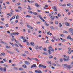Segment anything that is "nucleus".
Returning <instances> with one entry per match:
<instances>
[{
    "mask_svg": "<svg viewBox=\"0 0 73 73\" xmlns=\"http://www.w3.org/2000/svg\"><path fill=\"white\" fill-rule=\"evenodd\" d=\"M62 66H63V67H67V68H69V69H71L72 68H73V66L72 65L70 64L69 65H68L67 64H63Z\"/></svg>",
    "mask_w": 73,
    "mask_h": 73,
    "instance_id": "obj_1",
    "label": "nucleus"
},
{
    "mask_svg": "<svg viewBox=\"0 0 73 73\" xmlns=\"http://www.w3.org/2000/svg\"><path fill=\"white\" fill-rule=\"evenodd\" d=\"M63 56L64 57V58H63V60H64V61H69V60H70V59H69V56H67L65 55H63ZM65 58H68L67 59H66Z\"/></svg>",
    "mask_w": 73,
    "mask_h": 73,
    "instance_id": "obj_2",
    "label": "nucleus"
},
{
    "mask_svg": "<svg viewBox=\"0 0 73 73\" xmlns=\"http://www.w3.org/2000/svg\"><path fill=\"white\" fill-rule=\"evenodd\" d=\"M0 70H1L2 72H3V71L5 72L7 71V68L6 67L2 68L0 66Z\"/></svg>",
    "mask_w": 73,
    "mask_h": 73,
    "instance_id": "obj_3",
    "label": "nucleus"
},
{
    "mask_svg": "<svg viewBox=\"0 0 73 73\" xmlns=\"http://www.w3.org/2000/svg\"><path fill=\"white\" fill-rule=\"evenodd\" d=\"M67 39H70V40H71V41H73V38H72L71 37V36L70 35H68L67 36Z\"/></svg>",
    "mask_w": 73,
    "mask_h": 73,
    "instance_id": "obj_4",
    "label": "nucleus"
},
{
    "mask_svg": "<svg viewBox=\"0 0 73 73\" xmlns=\"http://www.w3.org/2000/svg\"><path fill=\"white\" fill-rule=\"evenodd\" d=\"M68 31L70 33H72V32H73V29L72 28H70Z\"/></svg>",
    "mask_w": 73,
    "mask_h": 73,
    "instance_id": "obj_5",
    "label": "nucleus"
},
{
    "mask_svg": "<svg viewBox=\"0 0 73 73\" xmlns=\"http://www.w3.org/2000/svg\"><path fill=\"white\" fill-rule=\"evenodd\" d=\"M65 24L66 26H71V25H70V24L68 23V22H65Z\"/></svg>",
    "mask_w": 73,
    "mask_h": 73,
    "instance_id": "obj_6",
    "label": "nucleus"
},
{
    "mask_svg": "<svg viewBox=\"0 0 73 73\" xmlns=\"http://www.w3.org/2000/svg\"><path fill=\"white\" fill-rule=\"evenodd\" d=\"M35 72L36 73H42V72L40 70H35Z\"/></svg>",
    "mask_w": 73,
    "mask_h": 73,
    "instance_id": "obj_7",
    "label": "nucleus"
},
{
    "mask_svg": "<svg viewBox=\"0 0 73 73\" xmlns=\"http://www.w3.org/2000/svg\"><path fill=\"white\" fill-rule=\"evenodd\" d=\"M33 59V60H35L36 61H37V62H39V60H38V59L35 58H31V59Z\"/></svg>",
    "mask_w": 73,
    "mask_h": 73,
    "instance_id": "obj_8",
    "label": "nucleus"
},
{
    "mask_svg": "<svg viewBox=\"0 0 73 73\" xmlns=\"http://www.w3.org/2000/svg\"><path fill=\"white\" fill-rule=\"evenodd\" d=\"M25 64H26V65H29V64H30V63L29 62V61H25Z\"/></svg>",
    "mask_w": 73,
    "mask_h": 73,
    "instance_id": "obj_9",
    "label": "nucleus"
},
{
    "mask_svg": "<svg viewBox=\"0 0 73 73\" xmlns=\"http://www.w3.org/2000/svg\"><path fill=\"white\" fill-rule=\"evenodd\" d=\"M37 67V66H36V65L35 64H34L31 66V68L32 69V68H34V67Z\"/></svg>",
    "mask_w": 73,
    "mask_h": 73,
    "instance_id": "obj_10",
    "label": "nucleus"
},
{
    "mask_svg": "<svg viewBox=\"0 0 73 73\" xmlns=\"http://www.w3.org/2000/svg\"><path fill=\"white\" fill-rule=\"evenodd\" d=\"M50 19H51L52 20H53L55 19V17L54 16H52L50 17Z\"/></svg>",
    "mask_w": 73,
    "mask_h": 73,
    "instance_id": "obj_11",
    "label": "nucleus"
},
{
    "mask_svg": "<svg viewBox=\"0 0 73 73\" xmlns=\"http://www.w3.org/2000/svg\"><path fill=\"white\" fill-rule=\"evenodd\" d=\"M53 9H54V11H57V7H56V6H54V7L53 8Z\"/></svg>",
    "mask_w": 73,
    "mask_h": 73,
    "instance_id": "obj_12",
    "label": "nucleus"
},
{
    "mask_svg": "<svg viewBox=\"0 0 73 73\" xmlns=\"http://www.w3.org/2000/svg\"><path fill=\"white\" fill-rule=\"evenodd\" d=\"M31 45L33 46H35V43L33 42H31L30 43Z\"/></svg>",
    "mask_w": 73,
    "mask_h": 73,
    "instance_id": "obj_13",
    "label": "nucleus"
},
{
    "mask_svg": "<svg viewBox=\"0 0 73 73\" xmlns=\"http://www.w3.org/2000/svg\"><path fill=\"white\" fill-rule=\"evenodd\" d=\"M48 53H49V54H52V51H51V50L50 49H49L48 50Z\"/></svg>",
    "mask_w": 73,
    "mask_h": 73,
    "instance_id": "obj_14",
    "label": "nucleus"
},
{
    "mask_svg": "<svg viewBox=\"0 0 73 73\" xmlns=\"http://www.w3.org/2000/svg\"><path fill=\"white\" fill-rule=\"evenodd\" d=\"M5 46L6 48H11V46H8V44H6Z\"/></svg>",
    "mask_w": 73,
    "mask_h": 73,
    "instance_id": "obj_15",
    "label": "nucleus"
},
{
    "mask_svg": "<svg viewBox=\"0 0 73 73\" xmlns=\"http://www.w3.org/2000/svg\"><path fill=\"white\" fill-rule=\"evenodd\" d=\"M46 63L47 64H51L52 63V62L50 61H49L46 62Z\"/></svg>",
    "mask_w": 73,
    "mask_h": 73,
    "instance_id": "obj_16",
    "label": "nucleus"
},
{
    "mask_svg": "<svg viewBox=\"0 0 73 73\" xmlns=\"http://www.w3.org/2000/svg\"><path fill=\"white\" fill-rule=\"evenodd\" d=\"M23 67L24 68H27V66L25 65V64H23L22 65Z\"/></svg>",
    "mask_w": 73,
    "mask_h": 73,
    "instance_id": "obj_17",
    "label": "nucleus"
},
{
    "mask_svg": "<svg viewBox=\"0 0 73 73\" xmlns=\"http://www.w3.org/2000/svg\"><path fill=\"white\" fill-rule=\"evenodd\" d=\"M50 50H51V52H54V49L53 48H52Z\"/></svg>",
    "mask_w": 73,
    "mask_h": 73,
    "instance_id": "obj_18",
    "label": "nucleus"
},
{
    "mask_svg": "<svg viewBox=\"0 0 73 73\" xmlns=\"http://www.w3.org/2000/svg\"><path fill=\"white\" fill-rule=\"evenodd\" d=\"M35 6H36V7H39V5L37 3H36L35 4Z\"/></svg>",
    "mask_w": 73,
    "mask_h": 73,
    "instance_id": "obj_19",
    "label": "nucleus"
},
{
    "mask_svg": "<svg viewBox=\"0 0 73 73\" xmlns=\"http://www.w3.org/2000/svg\"><path fill=\"white\" fill-rule=\"evenodd\" d=\"M38 48H39V47H38V46H35V49H36V50H37L38 49Z\"/></svg>",
    "mask_w": 73,
    "mask_h": 73,
    "instance_id": "obj_20",
    "label": "nucleus"
},
{
    "mask_svg": "<svg viewBox=\"0 0 73 73\" xmlns=\"http://www.w3.org/2000/svg\"><path fill=\"white\" fill-rule=\"evenodd\" d=\"M43 65L42 64H39V68H42Z\"/></svg>",
    "mask_w": 73,
    "mask_h": 73,
    "instance_id": "obj_21",
    "label": "nucleus"
},
{
    "mask_svg": "<svg viewBox=\"0 0 73 73\" xmlns=\"http://www.w3.org/2000/svg\"><path fill=\"white\" fill-rule=\"evenodd\" d=\"M0 43L1 44H5L6 43V42H4L3 41H1L0 42Z\"/></svg>",
    "mask_w": 73,
    "mask_h": 73,
    "instance_id": "obj_22",
    "label": "nucleus"
},
{
    "mask_svg": "<svg viewBox=\"0 0 73 73\" xmlns=\"http://www.w3.org/2000/svg\"><path fill=\"white\" fill-rule=\"evenodd\" d=\"M49 58H53V56H52V55H50L49 56Z\"/></svg>",
    "mask_w": 73,
    "mask_h": 73,
    "instance_id": "obj_23",
    "label": "nucleus"
},
{
    "mask_svg": "<svg viewBox=\"0 0 73 73\" xmlns=\"http://www.w3.org/2000/svg\"><path fill=\"white\" fill-rule=\"evenodd\" d=\"M45 24L46 26H49V24H47L46 22H45Z\"/></svg>",
    "mask_w": 73,
    "mask_h": 73,
    "instance_id": "obj_24",
    "label": "nucleus"
},
{
    "mask_svg": "<svg viewBox=\"0 0 73 73\" xmlns=\"http://www.w3.org/2000/svg\"><path fill=\"white\" fill-rule=\"evenodd\" d=\"M50 28L51 29H54V28L53 27V26H52L50 27Z\"/></svg>",
    "mask_w": 73,
    "mask_h": 73,
    "instance_id": "obj_25",
    "label": "nucleus"
},
{
    "mask_svg": "<svg viewBox=\"0 0 73 73\" xmlns=\"http://www.w3.org/2000/svg\"><path fill=\"white\" fill-rule=\"evenodd\" d=\"M19 46H20V47H21L22 48H24V46L22 45L21 44H19Z\"/></svg>",
    "mask_w": 73,
    "mask_h": 73,
    "instance_id": "obj_26",
    "label": "nucleus"
},
{
    "mask_svg": "<svg viewBox=\"0 0 73 73\" xmlns=\"http://www.w3.org/2000/svg\"><path fill=\"white\" fill-rule=\"evenodd\" d=\"M42 47L40 46L39 47V49L40 50H42Z\"/></svg>",
    "mask_w": 73,
    "mask_h": 73,
    "instance_id": "obj_27",
    "label": "nucleus"
},
{
    "mask_svg": "<svg viewBox=\"0 0 73 73\" xmlns=\"http://www.w3.org/2000/svg\"><path fill=\"white\" fill-rule=\"evenodd\" d=\"M10 44L13 47L14 46V44H13V43H12L11 42H10Z\"/></svg>",
    "mask_w": 73,
    "mask_h": 73,
    "instance_id": "obj_28",
    "label": "nucleus"
},
{
    "mask_svg": "<svg viewBox=\"0 0 73 73\" xmlns=\"http://www.w3.org/2000/svg\"><path fill=\"white\" fill-rule=\"evenodd\" d=\"M21 38H22L23 40H25V37H23V36H21Z\"/></svg>",
    "mask_w": 73,
    "mask_h": 73,
    "instance_id": "obj_29",
    "label": "nucleus"
},
{
    "mask_svg": "<svg viewBox=\"0 0 73 73\" xmlns=\"http://www.w3.org/2000/svg\"><path fill=\"white\" fill-rule=\"evenodd\" d=\"M60 36H61V37H65V35L62 34H61L60 35Z\"/></svg>",
    "mask_w": 73,
    "mask_h": 73,
    "instance_id": "obj_30",
    "label": "nucleus"
},
{
    "mask_svg": "<svg viewBox=\"0 0 73 73\" xmlns=\"http://www.w3.org/2000/svg\"><path fill=\"white\" fill-rule=\"evenodd\" d=\"M52 45H50L49 46L48 48V49H51V48H52Z\"/></svg>",
    "mask_w": 73,
    "mask_h": 73,
    "instance_id": "obj_31",
    "label": "nucleus"
},
{
    "mask_svg": "<svg viewBox=\"0 0 73 73\" xmlns=\"http://www.w3.org/2000/svg\"><path fill=\"white\" fill-rule=\"evenodd\" d=\"M33 14L35 15H37V13L36 12H34Z\"/></svg>",
    "mask_w": 73,
    "mask_h": 73,
    "instance_id": "obj_32",
    "label": "nucleus"
},
{
    "mask_svg": "<svg viewBox=\"0 0 73 73\" xmlns=\"http://www.w3.org/2000/svg\"><path fill=\"white\" fill-rule=\"evenodd\" d=\"M1 54L2 55V56H5V54L4 52H2L1 53Z\"/></svg>",
    "mask_w": 73,
    "mask_h": 73,
    "instance_id": "obj_33",
    "label": "nucleus"
},
{
    "mask_svg": "<svg viewBox=\"0 0 73 73\" xmlns=\"http://www.w3.org/2000/svg\"><path fill=\"white\" fill-rule=\"evenodd\" d=\"M31 17V16L28 15H27L26 16V17Z\"/></svg>",
    "mask_w": 73,
    "mask_h": 73,
    "instance_id": "obj_34",
    "label": "nucleus"
},
{
    "mask_svg": "<svg viewBox=\"0 0 73 73\" xmlns=\"http://www.w3.org/2000/svg\"><path fill=\"white\" fill-rule=\"evenodd\" d=\"M20 18V17L19 15H17L16 16V19H19Z\"/></svg>",
    "mask_w": 73,
    "mask_h": 73,
    "instance_id": "obj_35",
    "label": "nucleus"
},
{
    "mask_svg": "<svg viewBox=\"0 0 73 73\" xmlns=\"http://www.w3.org/2000/svg\"><path fill=\"white\" fill-rule=\"evenodd\" d=\"M42 53L44 54H45L46 55H47L48 54V53H47V52H43Z\"/></svg>",
    "mask_w": 73,
    "mask_h": 73,
    "instance_id": "obj_36",
    "label": "nucleus"
},
{
    "mask_svg": "<svg viewBox=\"0 0 73 73\" xmlns=\"http://www.w3.org/2000/svg\"><path fill=\"white\" fill-rule=\"evenodd\" d=\"M15 11H16V12H20L19 10L15 9Z\"/></svg>",
    "mask_w": 73,
    "mask_h": 73,
    "instance_id": "obj_37",
    "label": "nucleus"
},
{
    "mask_svg": "<svg viewBox=\"0 0 73 73\" xmlns=\"http://www.w3.org/2000/svg\"><path fill=\"white\" fill-rule=\"evenodd\" d=\"M64 33H68V32L66 31H63Z\"/></svg>",
    "mask_w": 73,
    "mask_h": 73,
    "instance_id": "obj_38",
    "label": "nucleus"
},
{
    "mask_svg": "<svg viewBox=\"0 0 73 73\" xmlns=\"http://www.w3.org/2000/svg\"><path fill=\"white\" fill-rule=\"evenodd\" d=\"M7 15H8V16H9L11 17L12 16V15L10 13H8L7 14Z\"/></svg>",
    "mask_w": 73,
    "mask_h": 73,
    "instance_id": "obj_39",
    "label": "nucleus"
},
{
    "mask_svg": "<svg viewBox=\"0 0 73 73\" xmlns=\"http://www.w3.org/2000/svg\"><path fill=\"white\" fill-rule=\"evenodd\" d=\"M15 46H17V47H18V48H19V46L17 45V44H14Z\"/></svg>",
    "mask_w": 73,
    "mask_h": 73,
    "instance_id": "obj_40",
    "label": "nucleus"
},
{
    "mask_svg": "<svg viewBox=\"0 0 73 73\" xmlns=\"http://www.w3.org/2000/svg\"><path fill=\"white\" fill-rule=\"evenodd\" d=\"M42 68H46V66L45 65H43Z\"/></svg>",
    "mask_w": 73,
    "mask_h": 73,
    "instance_id": "obj_41",
    "label": "nucleus"
},
{
    "mask_svg": "<svg viewBox=\"0 0 73 73\" xmlns=\"http://www.w3.org/2000/svg\"><path fill=\"white\" fill-rule=\"evenodd\" d=\"M71 5V4L70 3L68 4L67 5V7H69V6H70Z\"/></svg>",
    "mask_w": 73,
    "mask_h": 73,
    "instance_id": "obj_42",
    "label": "nucleus"
},
{
    "mask_svg": "<svg viewBox=\"0 0 73 73\" xmlns=\"http://www.w3.org/2000/svg\"><path fill=\"white\" fill-rule=\"evenodd\" d=\"M15 50L17 52H19V50H18V48H16Z\"/></svg>",
    "mask_w": 73,
    "mask_h": 73,
    "instance_id": "obj_43",
    "label": "nucleus"
},
{
    "mask_svg": "<svg viewBox=\"0 0 73 73\" xmlns=\"http://www.w3.org/2000/svg\"><path fill=\"white\" fill-rule=\"evenodd\" d=\"M44 50V51H47V49L46 48H44L43 49Z\"/></svg>",
    "mask_w": 73,
    "mask_h": 73,
    "instance_id": "obj_44",
    "label": "nucleus"
},
{
    "mask_svg": "<svg viewBox=\"0 0 73 73\" xmlns=\"http://www.w3.org/2000/svg\"><path fill=\"white\" fill-rule=\"evenodd\" d=\"M59 27H62V25H61V23H59Z\"/></svg>",
    "mask_w": 73,
    "mask_h": 73,
    "instance_id": "obj_45",
    "label": "nucleus"
},
{
    "mask_svg": "<svg viewBox=\"0 0 73 73\" xmlns=\"http://www.w3.org/2000/svg\"><path fill=\"white\" fill-rule=\"evenodd\" d=\"M27 59L29 60H30V61H31V60H32V59L30 58H29V57H27Z\"/></svg>",
    "mask_w": 73,
    "mask_h": 73,
    "instance_id": "obj_46",
    "label": "nucleus"
},
{
    "mask_svg": "<svg viewBox=\"0 0 73 73\" xmlns=\"http://www.w3.org/2000/svg\"><path fill=\"white\" fill-rule=\"evenodd\" d=\"M66 41V40L65 39H63L62 41V42H64V41Z\"/></svg>",
    "mask_w": 73,
    "mask_h": 73,
    "instance_id": "obj_47",
    "label": "nucleus"
},
{
    "mask_svg": "<svg viewBox=\"0 0 73 73\" xmlns=\"http://www.w3.org/2000/svg\"><path fill=\"white\" fill-rule=\"evenodd\" d=\"M38 56L39 58H42V57H41V56L40 55H38Z\"/></svg>",
    "mask_w": 73,
    "mask_h": 73,
    "instance_id": "obj_48",
    "label": "nucleus"
},
{
    "mask_svg": "<svg viewBox=\"0 0 73 73\" xmlns=\"http://www.w3.org/2000/svg\"><path fill=\"white\" fill-rule=\"evenodd\" d=\"M19 70H24V69H23V68H19Z\"/></svg>",
    "mask_w": 73,
    "mask_h": 73,
    "instance_id": "obj_49",
    "label": "nucleus"
},
{
    "mask_svg": "<svg viewBox=\"0 0 73 73\" xmlns=\"http://www.w3.org/2000/svg\"><path fill=\"white\" fill-rule=\"evenodd\" d=\"M58 17H61V14L60 13H58Z\"/></svg>",
    "mask_w": 73,
    "mask_h": 73,
    "instance_id": "obj_50",
    "label": "nucleus"
},
{
    "mask_svg": "<svg viewBox=\"0 0 73 73\" xmlns=\"http://www.w3.org/2000/svg\"><path fill=\"white\" fill-rule=\"evenodd\" d=\"M14 68V69H15V70H18V69L17 68V67H15Z\"/></svg>",
    "mask_w": 73,
    "mask_h": 73,
    "instance_id": "obj_51",
    "label": "nucleus"
},
{
    "mask_svg": "<svg viewBox=\"0 0 73 73\" xmlns=\"http://www.w3.org/2000/svg\"><path fill=\"white\" fill-rule=\"evenodd\" d=\"M23 56H24V57H26L27 56V55L26 54H24L23 55Z\"/></svg>",
    "mask_w": 73,
    "mask_h": 73,
    "instance_id": "obj_52",
    "label": "nucleus"
},
{
    "mask_svg": "<svg viewBox=\"0 0 73 73\" xmlns=\"http://www.w3.org/2000/svg\"><path fill=\"white\" fill-rule=\"evenodd\" d=\"M27 9H29V10H31V9H32L31 7H29V8H27Z\"/></svg>",
    "mask_w": 73,
    "mask_h": 73,
    "instance_id": "obj_53",
    "label": "nucleus"
},
{
    "mask_svg": "<svg viewBox=\"0 0 73 73\" xmlns=\"http://www.w3.org/2000/svg\"><path fill=\"white\" fill-rule=\"evenodd\" d=\"M28 33H31V31H30V29H29L28 30Z\"/></svg>",
    "mask_w": 73,
    "mask_h": 73,
    "instance_id": "obj_54",
    "label": "nucleus"
},
{
    "mask_svg": "<svg viewBox=\"0 0 73 73\" xmlns=\"http://www.w3.org/2000/svg\"><path fill=\"white\" fill-rule=\"evenodd\" d=\"M27 41V40L26 39H25L24 40H23V42H26V41Z\"/></svg>",
    "mask_w": 73,
    "mask_h": 73,
    "instance_id": "obj_55",
    "label": "nucleus"
},
{
    "mask_svg": "<svg viewBox=\"0 0 73 73\" xmlns=\"http://www.w3.org/2000/svg\"><path fill=\"white\" fill-rule=\"evenodd\" d=\"M68 54H71V52H70V51H68Z\"/></svg>",
    "mask_w": 73,
    "mask_h": 73,
    "instance_id": "obj_56",
    "label": "nucleus"
},
{
    "mask_svg": "<svg viewBox=\"0 0 73 73\" xmlns=\"http://www.w3.org/2000/svg\"><path fill=\"white\" fill-rule=\"evenodd\" d=\"M15 42L16 43H19V41L18 40H15Z\"/></svg>",
    "mask_w": 73,
    "mask_h": 73,
    "instance_id": "obj_57",
    "label": "nucleus"
},
{
    "mask_svg": "<svg viewBox=\"0 0 73 73\" xmlns=\"http://www.w3.org/2000/svg\"><path fill=\"white\" fill-rule=\"evenodd\" d=\"M31 27V26H30V25H27V28H29V27Z\"/></svg>",
    "mask_w": 73,
    "mask_h": 73,
    "instance_id": "obj_58",
    "label": "nucleus"
},
{
    "mask_svg": "<svg viewBox=\"0 0 73 73\" xmlns=\"http://www.w3.org/2000/svg\"><path fill=\"white\" fill-rule=\"evenodd\" d=\"M27 45H29H29H30V44H29V43L27 42Z\"/></svg>",
    "mask_w": 73,
    "mask_h": 73,
    "instance_id": "obj_59",
    "label": "nucleus"
},
{
    "mask_svg": "<svg viewBox=\"0 0 73 73\" xmlns=\"http://www.w3.org/2000/svg\"><path fill=\"white\" fill-rule=\"evenodd\" d=\"M71 48H68V50H69L68 51H70V50H71Z\"/></svg>",
    "mask_w": 73,
    "mask_h": 73,
    "instance_id": "obj_60",
    "label": "nucleus"
},
{
    "mask_svg": "<svg viewBox=\"0 0 73 73\" xmlns=\"http://www.w3.org/2000/svg\"><path fill=\"white\" fill-rule=\"evenodd\" d=\"M55 24H58V22L57 21H56L55 22Z\"/></svg>",
    "mask_w": 73,
    "mask_h": 73,
    "instance_id": "obj_61",
    "label": "nucleus"
},
{
    "mask_svg": "<svg viewBox=\"0 0 73 73\" xmlns=\"http://www.w3.org/2000/svg\"><path fill=\"white\" fill-rule=\"evenodd\" d=\"M60 62H62V59H60Z\"/></svg>",
    "mask_w": 73,
    "mask_h": 73,
    "instance_id": "obj_62",
    "label": "nucleus"
},
{
    "mask_svg": "<svg viewBox=\"0 0 73 73\" xmlns=\"http://www.w3.org/2000/svg\"><path fill=\"white\" fill-rule=\"evenodd\" d=\"M1 20L2 21H4V19L3 18H2Z\"/></svg>",
    "mask_w": 73,
    "mask_h": 73,
    "instance_id": "obj_63",
    "label": "nucleus"
},
{
    "mask_svg": "<svg viewBox=\"0 0 73 73\" xmlns=\"http://www.w3.org/2000/svg\"><path fill=\"white\" fill-rule=\"evenodd\" d=\"M41 22H38L36 23L37 24H40V23H41Z\"/></svg>",
    "mask_w": 73,
    "mask_h": 73,
    "instance_id": "obj_64",
    "label": "nucleus"
}]
</instances>
